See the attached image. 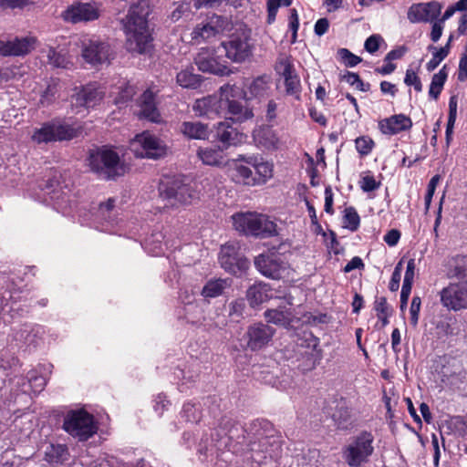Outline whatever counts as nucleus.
<instances>
[{
	"instance_id": "nucleus-1",
	"label": "nucleus",
	"mask_w": 467,
	"mask_h": 467,
	"mask_svg": "<svg viewBox=\"0 0 467 467\" xmlns=\"http://www.w3.org/2000/svg\"><path fill=\"white\" fill-rule=\"evenodd\" d=\"M150 7L146 1L132 5L124 22L127 49L132 53L147 54L152 49V36L148 23Z\"/></svg>"
},
{
	"instance_id": "nucleus-2",
	"label": "nucleus",
	"mask_w": 467,
	"mask_h": 467,
	"mask_svg": "<svg viewBox=\"0 0 467 467\" xmlns=\"http://www.w3.org/2000/svg\"><path fill=\"white\" fill-rule=\"evenodd\" d=\"M88 165L93 172L106 180L115 179L125 173V166L119 154L106 146L90 151Z\"/></svg>"
},
{
	"instance_id": "nucleus-3",
	"label": "nucleus",
	"mask_w": 467,
	"mask_h": 467,
	"mask_svg": "<svg viewBox=\"0 0 467 467\" xmlns=\"http://www.w3.org/2000/svg\"><path fill=\"white\" fill-rule=\"evenodd\" d=\"M234 228L247 235L267 238L277 234V226L268 216L255 213L233 215Z\"/></svg>"
},
{
	"instance_id": "nucleus-4",
	"label": "nucleus",
	"mask_w": 467,
	"mask_h": 467,
	"mask_svg": "<svg viewBox=\"0 0 467 467\" xmlns=\"http://www.w3.org/2000/svg\"><path fill=\"white\" fill-rule=\"evenodd\" d=\"M225 57L233 62L242 63L252 56L251 30L244 25L235 28L226 41L221 43Z\"/></svg>"
},
{
	"instance_id": "nucleus-5",
	"label": "nucleus",
	"mask_w": 467,
	"mask_h": 467,
	"mask_svg": "<svg viewBox=\"0 0 467 467\" xmlns=\"http://www.w3.org/2000/svg\"><path fill=\"white\" fill-rule=\"evenodd\" d=\"M82 132L80 126H73L53 120L46 122L40 128H36L31 135V140L36 144L50 143L62 140H70L79 136Z\"/></svg>"
},
{
	"instance_id": "nucleus-6",
	"label": "nucleus",
	"mask_w": 467,
	"mask_h": 467,
	"mask_svg": "<svg viewBox=\"0 0 467 467\" xmlns=\"http://www.w3.org/2000/svg\"><path fill=\"white\" fill-rule=\"evenodd\" d=\"M160 196L170 205L190 204L198 198L194 187L181 178L166 179L160 184Z\"/></svg>"
},
{
	"instance_id": "nucleus-7",
	"label": "nucleus",
	"mask_w": 467,
	"mask_h": 467,
	"mask_svg": "<svg viewBox=\"0 0 467 467\" xmlns=\"http://www.w3.org/2000/svg\"><path fill=\"white\" fill-rule=\"evenodd\" d=\"M223 101V114L229 113L234 121L242 122L253 118L254 114L247 108L243 89L236 85L226 84L221 87Z\"/></svg>"
},
{
	"instance_id": "nucleus-8",
	"label": "nucleus",
	"mask_w": 467,
	"mask_h": 467,
	"mask_svg": "<svg viewBox=\"0 0 467 467\" xmlns=\"http://www.w3.org/2000/svg\"><path fill=\"white\" fill-rule=\"evenodd\" d=\"M63 429L72 437L84 441L98 431L94 417L84 410L69 411L63 422Z\"/></svg>"
},
{
	"instance_id": "nucleus-9",
	"label": "nucleus",
	"mask_w": 467,
	"mask_h": 467,
	"mask_svg": "<svg viewBox=\"0 0 467 467\" xmlns=\"http://www.w3.org/2000/svg\"><path fill=\"white\" fill-rule=\"evenodd\" d=\"M374 437L368 431H362L355 436L343 449L342 454L350 467H358L367 462L374 451Z\"/></svg>"
},
{
	"instance_id": "nucleus-10",
	"label": "nucleus",
	"mask_w": 467,
	"mask_h": 467,
	"mask_svg": "<svg viewBox=\"0 0 467 467\" xmlns=\"http://www.w3.org/2000/svg\"><path fill=\"white\" fill-rule=\"evenodd\" d=\"M130 148L138 157L141 158L160 159L167 153L165 143L149 131L136 135L130 142Z\"/></svg>"
},
{
	"instance_id": "nucleus-11",
	"label": "nucleus",
	"mask_w": 467,
	"mask_h": 467,
	"mask_svg": "<svg viewBox=\"0 0 467 467\" xmlns=\"http://www.w3.org/2000/svg\"><path fill=\"white\" fill-rule=\"evenodd\" d=\"M81 57L93 67L109 64L113 57L110 45L100 39H87L82 43Z\"/></svg>"
},
{
	"instance_id": "nucleus-12",
	"label": "nucleus",
	"mask_w": 467,
	"mask_h": 467,
	"mask_svg": "<svg viewBox=\"0 0 467 467\" xmlns=\"http://www.w3.org/2000/svg\"><path fill=\"white\" fill-rule=\"evenodd\" d=\"M441 301L449 310L467 308V282L451 283L441 292Z\"/></svg>"
},
{
	"instance_id": "nucleus-13",
	"label": "nucleus",
	"mask_w": 467,
	"mask_h": 467,
	"mask_svg": "<svg viewBox=\"0 0 467 467\" xmlns=\"http://www.w3.org/2000/svg\"><path fill=\"white\" fill-rule=\"evenodd\" d=\"M254 265L263 275L276 280L281 279L287 270L286 263L273 253L259 254L254 259Z\"/></svg>"
},
{
	"instance_id": "nucleus-14",
	"label": "nucleus",
	"mask_w": 467,
	"mask_h": 467,
	"mask_svg": "<svg viewBox=\"0 0 467 467\" xmlns=\"http://www.w3.org/2000/svg\"><path fill=\"white\" fill-rule=\"evenodd\" d=\"M219 261L222 267L231 273L244 269L248 266V261L244 258L238 243H228L222 246Z\"/></svg>"
},
{
	"instance_id": "nucleus-15",
	"label": "nucleus",
	"mask_w": 467,
	"mask_h": 467,
	"mask_svg": "<svg viewBox=\"0 0 467 467\" xmlns=\"http://www.w3.org/2000/svg\"><path fill=\"white\" fill-rule=\"evenodd\" d=\"M36 38L35 36L15 37L14 39L0 40V56L23 57L36 48Z\"/></svg>"
},
{
	"instance_id": "nucleus-16",
	"label": "nucleus",
	"mask_w": 467,
	"mask_h": 467,
	"mask_svg": "<svg viewBox=\"0 0 467 467\" xmlns=\"http://www.w3.org/2000/svg\"><path fill=\"white\" fill-rule=\"evenodd\" d=\"M217 52L218 51L210 47L201 48L194 57L195 64L199 70L221 76L228 74L229 69L218 60Z\"/></svg>"
},
{
	"instance_id": "nucleus-17",
	"label": "nucleus",
	"mask_w": 467,
	"mask_h": 467,
	"mask_svg": "<svg viewBox=\"0 0 467 467\" xmlns=\"http://www.w3.org/2000/svg\"><path fill=\"white\" fill-rule=\"evenodd\" d=\"M99 16V8L95 4L81 2L71 5L63 14L64 19L73 24L93 21Z\"/></svg>"
},
{
	"instance_id": "nucleus-18",
	"label": "nucleus",
	"mask_w": 467,
	"mask_h": 467,
	"mask_svg": "<svg viewBox=\"0 0 467 467\" xmlns=\"http://www.w3.org/2000/svg\"><path fill=\"white\" fill-rule=\"evenodd\" d=\"M441 8L436 1L413 5L408 11V19L411 23L432 22L441 15Z\"/></svg>"
},
{
	"instance_id": "nucleus-19",
	"label": "nucleus",
	"mask_w": 467,
	"mask_h": 467,
	"mask_svg": "<svg viewBox=\"0 0 467 467\" xmlns=\"http://www.w3.org/2000/svg\"><path fill=\"white\" fill-rule=\"evenodd\" d=\"M222 93L207 96L195 100L192 110L198 116L213 118L223 114V101Z\"/></svg>"
},
{
	"instance_id": "nucleus-20",
	"label": "nucleus",
	"mask_w": 467,
	"mask_h": 467,
	"mask_svg": "<svg viewBox=\"0 0 467 467\" xmlns=\"http://www.w3.org/2000/svg\"><path fill=\"white\" fill-rule=\"evenodd\" d=\"M226 19L213 16L206 23L199 24L192 33V38L197 42L209 40L224 29Z\"/></svg>"
},
{
	"instance_id": "nucleus-21",
	"label": "nucleus",
	"mask_w": 467,
	"mask_h": 467,
	"mask_svg": "<svg viewBox=\"0 0 467 467\" xmlns=\"http://www.w3.org/2000/svg\"><path fill=\"white\" fill-rule=\"evenodd\" d=\"M104 90L97 84H88L82 87L73 97L77 106L93 108L98 105L104 97Z\"/></svg>"
},
{
	"instance_id": "nucleus-22",
	"label": "nucleus",
	"mask_w": 467,
	"mask_h": 467,
	"mask_svg": "<svg viewBox=\"0 0 467 467\" xmlns=\"http://www.w3.org/2000/svg\"><path fill=\"white\" fill-rule=\"evenodd\" d=\"M274 332L272 327L262 323L249 327L247 330V346L252 350L262 348L270 341Z\"/></svg>"
},
{
	"instance_id": "nucleus-23",
	"label": "nucleus",
	"mask_w": 467,
	"mask_h": 467,
	"mask_svg": "<svg viewBox=\"0 0 467 467\" xmlns=\"http://www.w3.org/2000/svg\"><path fill=\"white\" fill-rule=\"evenodd\" d=\"M411 127L412 120L404 114H396L379 121V129L385 135H395Z\"/></svg>"
},
{
	"instance_id": "nucleus-24",
	"label": "nucleus",
	"mask_w": 467,
	"mask_h": 467,
	"mask_svg": "<svg viewBox=\"0 0 467 467\" xmlns=\"http://www.w3.org/2000/svg\"><path fill=\"white\" fill-rule=\"evenodd\" d=\"M140 119H146L151 122L159 123L161 121V114L156 107L155 94L150 90H145L139 99Z\"/></svg>"
},
{
	"instance_id": "nucleus-25",
	"label": "nucleus",
	"mask_w": 467,
	"mask_h": 467,
	"mask_svg": "<svg viewBox=\"0 0 467 467\" xmlns=\"http://www.w3.org/2000/svg\"><path fill=\"white\" fill-rule=\"evenodd\" d=\"M241 160L255 170L256 185L265 184L273 177V163L265 161L255 156L242 157Z\"/></svg>"
},
{
	"instance_id": "nucleus-26",
	"label": "nucleus",
	"mask_w": 467,
	"mask_h": 467,
	"mask_svg": "<svg viewBox=\"0 0 467 467\" xmlns=\"http://www.w3.org/2000/svg\"><path fill=\"white\" fill-rule=\"evenodd\" d=\"M256 144L266 150H277L281 144L277 133L268 126L260 127L254 131Z\"/></svg>"
},
{
	"instance_id": "nucleus-27",
	"label": "nucleus",
	"mask_w": 467,
	"mask_h": 467,
	"mask_svg": "<svg viewBox=\"0 0 467 467\" xmlns=\"http://www.w3.org/2000/svg\"><path fill=\"white\" fill-rule=\"evenodd\" d=\"M230 172L233 181L236 183L247 186L256 185L254 173L251 168L240 162L238 160L234 161Z\"/></svg>"
},
{
	"instance_id": "nucleus-28",
	"label": "nucleus",
	"mask_w": 467,
	"mask_h": 467,
	"mask_svg": "<svg viewBox=\"0 0 467 467\" xmlns=\"http://www.w3.org/2000/svg\"><path fill=\"white\" fill-rule=\"evenodd\" d=\"M179 130L189 140H206L209 137L208 125L200 121H183Z\"/></svg>"
},
{
	"instance_id": "nucleus-29",
	"label": "nucleus",
	"mask_w": 467,
	"mask_h": 467,
	"mask_svg": "<svg viewBox=\"0 0 467 467\" xmlns=\"http://www.w3.org/2000/svg\"><path fill=\"white\" fill-rule=\"evenodd\" d=\"M246 297L251 306L254 307L272 297V289L268 284L260 282L250 286Z\"/></svg>"
},
{
	"instance_id": "nucleus-30",
	"label": "nucleus",
	"mask_w": 467,
	"mask_h": 467,
	"mask_svg": "<svg viewBox=\"0 0 467 467\" xmlns=\"http://www.w3.org/2000/svg\"><path fill=\"white\" fill-rule=\"evenodd\" d=\"M268 426V422L256 420L250 424L248 435L258 438V442L251 441L250 449L252 451H265V445L268 443V438L265 436L264 429Z\"/></svg>"
},
{
	"instance_id": "nucleus-31",
	"label": "nucleus",
	"mask_w": 467,
	"mask_h": 467,
	"mask_svg": "<svg viewBox=\"0 0 467 467\" xmlns=\"http://www.w3.org/2000/svg\"><path fill=\"white\" fill-rule=\"evenodd\" d=\"M231 286L230 279L213 278L203 285L201 295L205 298H214L222 296Z\"/></svg>"
},
{
	"instance_id": "nucleus-32",
	"label": "nucleus",
	"mask_w": 467,
	"mask_h": 467,
	"mask_svg": "<svg viewBox=\"0 0 467 467\" xmlns=\"http://www.w3.org/2000/svg\"><path fill=\"white\" fill-rule=\"evenodd\" d=\"M70 456L68 448L65 444L50 443L45 450V461L52 464H63Z\"/></svg>"
},
{
	"instance_id": "nucleus-33",
	"label": "nucleus",
	"mask_w": 467,
	"mask_h": 467,
	"mask_svg": "<svg viewBox=\"0 0 467 467\" xmlns=\"http://www.w3.org/2000/svg\"><path fill=\"white\" fill-rule=\"evenodd\" d=\"M197 155L203 164L211 166L221 165L224 160L223 150L220 147L199 149Z\"/></svg>"
},
{
	"instance_id": "nucleus-34",
	"label": "nucleus",
	"mask_w": 467,
	"mask_h": 467,
	"mask_svg": "<svg viewBox=\"0 0 467 467\" xmlns=\"http://www.w3.org/2000/svg\"><path fill=\"white\" fill-rule=\"evenodd\" d=\"M180 299L183 305L188 306V308H186V317L188 321L194 325H202L205 318L202 316V311H200L199 315H193L191 312V308L193 307L192 305L195 301L194 294L188 289H183L180 293Z\"/></svg>"
},
{
	"instance_id": "nucleus-35",
	"label": "nucleus",
	"mask_w": 467,
	"mask_h": 467,
	"mask_svg": "<svg viewBox=\"0 0 467 467\" xmlns=\"http://www.w3.org/2000/svg\"><path fill=\"white\" fill-rule=\"evenodd\" d=\"M267 322L287 327L293 321V315L286 309H268L265 312Z\"/></svg>"
},
{
	"instance_id": "nucleus-36",
	"label": "nucleus",
	"mask_w": 467,
	"mask_h": 467,
	"mask_svg": "<svg viewBox=\"0 0 467 467\" xmlns=\"http://www.w3.org/2000/svg\"><path fill=\"white\" fill-rule=\"evenodd\" d=\"M216 134L218 140L226 147L234 144L238 135L236 130L230 125L228 120L217 124Z\"/></svg>"
},
{
	"instance_id": "nucleus-37",
	"label": "nucleus",
	"mask_w": 467,
	"mask_h": 467,
	"mask_svg": "<svg viewBox=\"0 0 467 467\" xmlns=\"http://www.w3.org/2000/svg\"><path fill=\"white\" fill-rule=\"evenodd\" d=\"M448 77L447 67L444 65L438 73L434 74L430 85L429 95L433 99H438Z\"/></svg>"
},
{
	"instance_id": "nucleus-38",
	"label": "nucleus",
	"mask_w": 467,
	"mask_h": 467,
	"mask_svg": "<svg viewBox=\"0 0 467 467\" xmlns=\"http://www.w3.org/2000/svg\"><path fill=\"white\" fill-rule=\"evenodd\" d=\"M176 80L184 88H197L201 85L202 78L191 69H184L177 74Z\"/></svg>"
},
{
	"instance_id": "nucleus-39",
	"label": "nucleus",
	"mask_w": 467,
	"mask_h": 467,
	"mask_svg": "<svg viewBox=\"0 0 467 467\" xmlns=\"http://www.w3.org/2000/svg\"><path fill=\"white\" fill-rule=\"evenodd\" d=\"M117 89V92H113L115 94L113 102L118 106L127 103L135 94L134 87L125 82H122Z\"/></svg>"
},
{
	"instance_id": "nucleus-40",
	"label": "nucleus",
	"mask_w": 467,
	"mask_h": 467,
	"mask_svg": "<svg viewBox=\"0 0 467 467\" xmlns=\"http://www.w3.org/2000/svg\"><path fill=\"white\" fill-rule=\"evenodd\" d=\"M47 57L48 64L54 67L67 68L70 64L64 53L52 47L48 48Z\"/></svg>"
},
{
	"instance_id": "nucleus-41",
	"label": "nucleus",
	"mask_w": 467,
	"mask_h": 467,
	"mask_svg": "<svg viewBox=\"0 0 467 467\" xmlns=\"http://www.w3.org/2000/svg\"><path fill=\"white\" fill-rule=\"evenodd\" d=\"M360 223V218L354 207H347L344 211L343 224L344 227L354 232L358 230Z\"/></svg>"
},
{
	"instance_id": "nucleus-42",
	"label": "nucleus",
	"mask_w": 467,
	"mask_h": 467,
	"mask_svg": "<svg viewBox=\"0 0 467 467\" xmlns=\"http://www.w3.org/2000/svg\"><path fill=\"white\" fill-rule=\"evenodd\" d=\"M285 86V93L289 96L295 97L296 99H300L301 84L299 77L296 73L284 78Z\"/></svg>"
},
{
	"instance_id": "nucleus-43",
	"label": "nucleus",
	"mask_w": 467,
	"mask_h": 467,
	"mask_svg": "<svg viewBox=\"0 0 467 467\" xmlns=\"http://www.w3.org/2000/svg\"><path fill=\"white\" fill-rule=\"evenodd\" d=\"M269 89V78L259 77L252 81L249 86L250 93L254 97L263 96Z\"/></svg>"
},
{
	"instance_id": "nucleus-44",
	"label": "nucleus",
	"mask_w": 467,
	"mask_h": 467,
	"mask_svg": "<svg viewBox=\"0 0 467 467\" xmlns=\"http://www.w3.org/2000/svg\"><path fill=\"white\" fill-rule=\"evenodd\" d=\"M275 68L276 73L283 78H285L296 73L294 65L292 64L290 58L287 57H279Z\"/></svg>"
},
{
	"instance_id": "nucleus-45",
	"label": "nucleus",
	"mask_w": 467,
	"mask_h": 467,
	"mask_svg": "<svg viewBox=\"0 0 467 467\" xmlns=\"http://www.w3.org/2000/svg\"><path fill=\"white\" fill-rule=\"evenodd\" d=\"M182 417L188 422L196 423L201 420L202 413L195 404L188 402L183 405Z\"/></svg>"
},
{
	"instance_id": "nucleus-46",
	"label": "nucleus",
	"mask_w": 467,
	"mask_h": 467,
	"mask_svg": "<svg viewBox=\"0 0 467 467\" xmlns=\"http://www.w3.org/2000/svg\"><path fill=\"white\" fill-rule=\"evenodd\" d=\"M449 54V44L436 50L433 53L432 58L426 64V69L429 72L433 71L439 64L448 56Z\"/></svg>"
},
{
	"instance_id": "nucleus-47",
	"label": "nucleus",
	"mask_w": 467,
	"mask_h": 467,
	"mask_svg": "<svg viewBox=\"0 0 467 467\" xmlns=\"http://www.w3.org/2000/svg\"><path fill=\"white\" fill-rule=\"evenodd\" d=\"M341 79L348 83L350 86L355 87L358 90H368L369 84H364L357 73L348 71L341 77Z\"/></svg>"
},
{
	"instance_id": "nucleus-48",
	"label": "nucleus",
	"mask_w": 467,
	"mask_h": 467,
	"mask_svg": "<svg viewBox=\"0 0 467 467\" xmlns=\"http://www.w3.org/2000/svg\"><path fill=\"white\" fill-rule=\"evenodd\" d=\"M292 0H267V22L272 24L275 20L276 13L281 5L288 6Z\"/></svg>"
},
{
	"instance_id": "nucleus-49",
	"label": "nucleus",
	"mask_w": 467,
	"mask_h": 467,
	"mask_svg": "<svg viewBox=\"0 0 467 467\" xmlns=\"http://www.w3.org/2000/svg\"><path fill=\"white\" fill-rule=\"evenodd\" d=\"M337 55L347 67H352L361 62V58L359 57L354 55L347 48H340L337 51Z\"/></svg>"
},
{
	"instance_id": "nucleus-50",
	"label": "nucleus",
	"mask_w": 467,
	"mask_h": 467,
	"mask_svg": "<svg viewBox=\"0 0 467 467\" xmlns=\"http://www.w3.org/2000/svg\"><path fill=\"white\" fill-rule=\"evenodd\" d=\"M355 143L357 150L363 156L369 154L374 145V141L365 136L358 138Z\"/></svg>"
},
{
	"instance_id": "nucleus-51",
	"label": "nucleus",
	"mask_w": 467,
	"mask_h": 467,
	"mask_svg": "<svg viewBox=\"0 0 467 467\" xmlns=\"http://www.w3.org/2000/svg\"><path fill=\"white\" fill-rule=\"evenodd\" d=\"M41 190L45 194L48 195L50 200L53 201L58 198V182L56 179H48L45 186L40 185Z\"/></svg>"
},
{
	"instance_id": "nucleus-52",
	"label": "nucleus",
	"mask_w": 467,
	"mask_h": 467,
	"mask_svg": "<svg viewBox=\"0 0 467 467\" xmlns=\"http://www.w3.org/2000/svg\"><path fill=\"white\" fill-rule=\"evenodd\" d=\"M440 181H441V176L437 174V175H434L431 179V181L428 184L427 193L425 196V209L427 211L430 209L433 194L435 192L436 187H437L438 183L440 182Z\"/></svg>"
},
{
	"instance_id": "nucleus-53",
	"label": "nucleus",
	"mask_w": 467,
	"mask_h": 467,
	"mask_svg": "<svg viewBox=\"0 0 467 467\" xmlns=\"http://www.w3.org/2000/svg\"><path fill=\"white\" fill-rule=\"evenodd\" d=\"M404 83L407 86H413L414 89L418 92L422 90V84L417 74L410 68L407 69Z\"/></svg>"
},
{
	"instance_id": "nucleus-54",
	"label": "nucleus",
	"mask_w": 467,
	"mask_h": 467,
	"mask_svg": "<svg viewBox=\"0 0 467 467\" xmlns=\"http://www.w3.org/2000/svg\"><path fill=\"white\" fill-rule=\"evenodd\" d=\"M402 263L399 262L394 268L391 275L389 288L392 292H396L400 287V282L401 279Z\"/></svg>"
},
{
	"instance_id": "nucleus-55",
	"label": "nucleus",
	"mask_w": 467,
	"mask_h": 467,
	"mask_svg": "<svg viewBox=\"0 0 467 467\" xmlns=\"http://www.w3.org/2000/svg\"><path fill=\"white\" fill-rule=\"evenodd\" d=\"M421 300L419 296L412 298L410 313V323L416 327L419 320V314L420 310Z\"/></svg>"
},
{
	"instance_id": "nucleus-56",
	"label": "nucleus",
	"mask_w": 467,
	"mask_h": 467,
	"mask_svg": "<svg viewBox=\"0 0 467 467\" xmlns=\"http://www.w3.org/2000/svg\"><path fill=\"white\" fill-rule=\"evenodd\" d=\"M374 309L377 312L378 317L391 313L390 306L387 303V299L384 296L376 298L374 302Z\"/></svg>"
},
{
	"instance_id": "nucleus-57",
	"label": "nucleus",
	"mask_w": 467,
	"mask_h": 467,
	"mask_svg": "<svg viewBox=\"0 0 467 467\" xmlns=\"http://www.w3.org/2000/svg\"><path fill=\"white\" fill-rule=\"evenodd\" d=\"M360 188L366 192H372L377 190L379 187V183L376 182L373 176H364L359 182Z\"/></svg>"
},
{
	"instance_id": "nucleus-58",
	"label": "nucleus",
	"mask_w": 467,
	"mask_h": 467,
	"mask_svg": "<svg viewBox=\"0 0 467 467\" xmlns=\"http://www.w3.org/2000/svg\"><path fill=\"white\" fill-rule=\"evenodd\" d=\"M382 37L379 35H372L365 41L364 47L368 53H375L379 47Z\"/></svg>"
},
{
	"instance_id": "nucleus-59",
	"label": "nucleus",
	"mask_w": 467,
	"mask_h": 467,
	"mask_svg": "<svg viewBox=\"0 0 467 467\" xmlns=\"http://www.w3.org/2000/svg\"><path fill=\"white\" fill-rule=\"evenodd\" d=\"M29 0H0V7L2 8H23L27 5Z\"/></svg>"
},
{
	"instance_id": "nucleus-60",
	"label": "nucleus",
	"mask_w": 467,
	"mask_h": 467,
	"mask_svg": "<svg viewBox=\"0 0 467 467\" xmlns=\"http://www.w3.org/2000/svg\"><path fill=\"white\" fill-rule=\"evenodd\" d=\"M467 273V257L462 256L456 260L454 266V275L457 277L464 276Z\"/></svg>"
},
{
	"instance_id": "nucleus-61",
	"label": "nucleus",
	"mask_w": 467,
	"mask_h": 467,
	"mask_svg": "<svg viewBox=\"0 0 467 467\" xmlns=\"http://www.w3.org/2000/svg\"><path fill=\"white\" fill-rule=\"evenodd\" d=\"M400 238V233L397 229H391L384 235V241L389 246H395L398 244Z\"/></svg>"
},
{
	"instance_id": "nucleus-62",
	"label": "nucleus",
	"mask_w": 467,
	"mask_h": 467,
	"mask_svg": "<svg viewBox=\"0 0 467 467\" xmlns=\"http://www.w3.org/2000/svg\"><path fill=\"white\" fill-rule=\"evenodd\" d=\"M325 212L332 214L334 213L333 210V192L330 187H327L325 189Z\"/></svg>"
},
{
	"instance_id": "nucleus-63",
	"label": "nucleus",
	"mask_w": 467,
	"mask_h": 467,
	"mask_svg": "<svg viewBox=\"0 0 467 467\" xmlns=\"http://www.w3.org/2000/svg\"><path fill=\"white\" fill-rule=\"evenodd\" d=\"M364 267L363 261L360 257H353L344 267L345 273H349L355 269H360Z\"/></svg>"
},
{
	"instance_id": "nucleus-64",
	"label": "nucleus",
	"mask_w": 467,
	"mask_h": 467,
	"mask_svg": "<svg viewBox=\"0 0 467 467\" xmlns=\"http://www.w3.org/2000/svg\"><path fill=\"white\" fill-rule=\"evenodd\" d=\"M467 78V57H461L458 69V79L464 81Z\"/></svg>"
}]
</instances>
